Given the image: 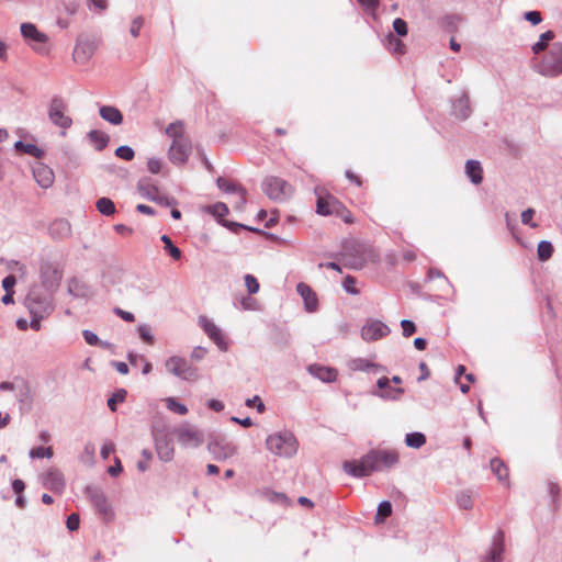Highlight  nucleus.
Returning a JSON list of instances; mask_svg holds the SVG:
<instances>
[{"instance_id": "nucleus-1", "label": "nucleus", "mask_w": 562, "mask_h": 562, "mask_svg": "<svg viewBox=\"0 0 562 562\" xmlns=\"http://www.w3.org/2000/svg\"><path fill=\"white\" fill-rule=\"evenodd\" d=\"M398 462V456L394 451L371 450L360 460L345 461L344 471L355 477L369 476L373 472L391 468Z\"/></svg>"}, {"instance_id": "nucleus-2", "label": "nucleus", "mask_w": 562, "mask_h": 562, "mask_svg": "<svg viewBox=\"0 0 562 562\" xmlns=\"http://www.w3.org/2000/svg\"><path fill=\"white\" fill-rule=\"evenodd\" d=\"M266 447L274 456L291 458L296 453L299 443L292 432L280 431L268 436Z\"/></svg>"}, {"instance_id": "nucleus-3", "label": "nucleus", "mask_w": 562, "mask_h": 562, "mask_svg": "<svg viewBox=\"0 0 562 562\" xmlns=\"http://www.w3.org/2000/svg\"><path fill=\"white\" fill-rule=\"evenodd\" d=\"M25 306L31 316L47 317L54 310L53 294L34 288L25 297Z\"/></svg>"}, {"instance_id": "nucleus-4", "label": "nucleus", "mask_w": 562, "mask_h": 562, "mask_svg": "<svg viewBox=\"0 0 562 562\" xmlns=\"http://www.w3.org/2000/svg\"><path fill=\"white\" fill-rule=\"evenodd\" d=\"M340 260L342 261L344 266L350 269H362L367 262L366 245L356 240L345 241L340 252Z\"/></svg>"}, {"instance_id": "nucleus-5", "label": "nucleus", "mask_w": 562, "mask_h": 562, "mask_svg": "<svg viewBox=\"0 0 562 562\" xmlns=\"http://www.w3.org/2000/svg\"><path fill=\"white\" fill-rule=\"evenodd\" d=\"M47 115L49 121L61 130L60 136H65V131L72 125L67 103L59 97L53 98L48 104Z\"/></svg>"}, {"instance_id": "nucleus-6", "label": "nucleus", "mask_w": 562, "mask_h": 562, "mask_svg": "<svg viewBox=\"0 0 562 562\" xmlns=\"http://www.w3.org/2000/svg\"><path fill=\"white\" fill-rule=\"evenodd\" d=\"M183 448H199L204 442V434L198 427L183 423L171 430Z\"/></svg>"}, {"instance_id": "nucleus-7", "label": "nucleus", "mask_w": 562, "mask_h": 562, "mask_svg": "<svg viewBox=\"0 0 562 562\" xmlns=\"http://www.w3.org/2000/svg\"><path fill=\"white\" fill-rule=\"evenodd\" d=\"M261 187L262 191L269 199L279 202L288 200L293 193V189L290 183L284 179L274 176L267 177Z\"/></svg>"}, {"instance_id": "nucleus-8", "label": "nucleus", "mask_w": 562, "mask_h": 562, "mask_svg": "<svg viewBox=\"0 0 562 562\" xmlns=\"http://www.w3.org/2000/svg\"><path fill=\"white\" fill-rule=\"evenodd\" d=\"M206 449L216 461H224L232 458L237 454L238 451L237 446L224 436H211Z\"/></svg>"}, {"instance_id": "nucleus-9", "label": "nucleus", "mask_w": 562, "mask_h": 562, "mask_svg": "<svg viewBox=\"0 0 562 562\" xmlns=\"http://www.w3.org/2000/svg\"><path fill=\"white\" fill-rule=\"evenodd\" d=\"M539 70L544 76L555 77L562 74V43H554L542 58Z\"/></svg>"}, {"instance_id": "nucleus-10", "label": "nucleus", "mask_w": 562, "mask_h": 562, "mask_svg": "<svg viewBox=\"0 0 562 562\" xmlns=\"http://www.w3.org/2000/svg\"><path fill=\"white\" fill-rule=\"evenodd\" d=\"M63 271L53 262L45 260L40 265L41 284L45 292L54 294L60 285Z\"/></svg>"}, {"instance_id": "nucleus-11", "label": "nucleus", "mask_w": 562, "mask_h": 562, "mask_svg": "<svg viewBox=\"0 0 562 562\" xmlns=\"http://www.w3.org/2000/svg\"><path fill=\"white\" fill-rule=\"evenodd\" d=\"M166 370L182 380H195L196 369L186 359L178 356L169 357L165 362Z\"/></svg>"}, {"instance_id": "nucleus-12", "label": "nucleus", "mask_w": 562, "mask_h": 562, "mask_svg": "<svg viewBox=\"0 0 562 562\" xmlns=\"http://www.w3.org/2000/svg\"><path fill=\"white\" fill-rule=\"evenodd\" d=\"M21 33L27 44L41 54H46L47 49L45 44L48 41V36L45 33L40 32L36 26L32 23H23L21 25Z\"/></svg>"}, {"instance_id": "nucleus-13", "label": "nucleus", "mask_w": 562, "mask_h": 562, "mask_svg": "<svg viewBox=\"0 0 562 562\" xmlns=\"http://www.w3.org/2000/svg\"><path fill=\"white\" fill-rule=\"evenodd\" d=\"M199 325L221 351H227L228 345L225 336L222 329L213 321L209 319L206 316H200Z\"/></svg>"}, {"instance_id": "nucleus-14", "label": "nucleus", "mask_w": 562, "mask_h": 562, "mask_svg": "<svg viewBox=\"0 0 562 562\" xmlns=\"http://www.w3.org/2000/svg\"><path fill=\"white\" fill-rule=\"evenodd\" d=\"M86 494L90 502L93 504L95 510L102 515L104 519H108L112 516L108 498L101 488L89 486L86 488Z\"/></svg>"}, {"instance_id": "nucleus-15", "label": "nucleus", "mask_w": 562, "mask_h": 562, "mask_svg": "<svg viewBox=\"0 0 562 562\" xmlns=\"http://www.w3.org/2000/svg\"><path fill=\"white\" fill-rule=\"evenodd\" d=\"M324 189L315 188V194L317 195L316 213L323 216L334 215L340 202L334 195L324 194Z\"/></svg>"}, {"instance_id": "nucleus-16", "label": "nucleus", "mask_w": 562, "mask_h": 562, "mask_svg": "<svg viewBox=\"0 0 562 562\" xmlns=\"http://www.w3.org/2000/svg\"><path fill=\"white\" fill-rule=\"evenodd\" d=\"M390 333V328L381 321H371L361 329V337L366 341L378 340L385 337Z\"/></svg>"}, {"instance_id": "nucleus-17", "label": "nucleus", "mask_w": 562, "mask_h": 562, "mask_svg": "<svg viewBox=\"0 0 562 562\" xmlns=\"http://www.w3.org/2000/svg\"><path fill=\"white\" fill-rule=\"evenodd\" d=\"M504 539L503 530H497L494 535L492 544L487 553L483 557L482 562H502L504 553Z\"/></svg>"}, {"instance_id": "nucleus-18", "label": "nucleus", "mask_w": 562, "mask_h": 562, "mask_svg": "<svg viewBox=\"0 0 562 562\" xmlns=\"http://www.w3.org/2000/svg\"><path fill=\"white\" fill-rule=\"evenodd\" d=\"M192 143H171L168 150L169 160L175 165H183L192 154Z\"/></svg>"}, {"instance_id": "nucleus-19", "label": "nucleus", "mask_w": 562, "mask_h": 562, "mask_svg": "<svg viewBox=\"0 0 562 562\" xmlns=\"http://www.w3.org/2000/svg\"><path fill=\"white\" fill-rule=\"evenodd\" d=\"M155 448L158 458L162 462H169L173 459L175 447L172 440L167 434H162L155 437Z\"/></svg>"}, {"instance_id": "nucleus-20", "label": "nucleus", "mask_w": 562, "mask_h": 562, "mask_svg": "<svg viewBox=\"0 0 562 562\" xmlns=\"http://www.w3.org/2000/svg\"><path fill=\"white\" fill-rule=\"evenodd\" d=\"M43 485L54 493H61L65 488V477L58 469H49L43 474Z\"/></svg>"}, {"instance_id": "nucleus-21", "label": "nucleus", "mask_w": 562, "mask_h": 562, "mask_svg": "<svg viewBox=\"0 0 562 562\" xmlns=\"http://www.w3.org/2000/svg\"><path fill=\"white\" fill-rule=\"evenodd\" d=\"M32 170L33 177L40 187L47 189L53 186L55 176L48 166L42 162H35V165L32 167Z\"/></svg>"}, {"instance_id": "nucleus-22", "label": "nucleus", "mask_w": 562, "mask_h": 562, "mask_svg": "<svg viewBox=\"0 0 562 562\" xmlns=\"http://www.w3.org/2000/svg\"><path fill=\"white\" fill-rule=\"evenodd\" d=\"M95 45L91 41H79L72 53L74 60L77 64L85 65L87 64L92 55L94 54Z\"/></svg>"}, {"instance_id": "nucleus-23", "label": "nucleus", "mask_w": 562, "mask_h": 562, "mask_svg": "<svg viewBox=\"0 0 562 562\" xmlns=\"http://www.w3.org/2000/svg\"><path fill=\"white\" fill-rule=\"evenodd\" d=\"M307 371L314 378L323 381V382H334L337 379V370L329 367H323L321 364H311L307 368Z\"/></svg>"}, {"instance_id": "nucleus-24", "label": "nucleus", "mask_w": 562, "mask_h": 562, "mask_svg": "<svg viewBox=\"0 0 562 562\" xmlns=\"http://www.w3.org/2000/svg\"><path fill=\"white\" fill-rule=\"evenodd\" d=\"M296 291L304 300L305 308L308 312H315L317 310V297L315 292L306 283L300 282L296 285Z\"/></svg>"}, {"instance_id": "nucleus-25", "label": "nucleus", "mask_w": 562, "mask_h": 562, "mask_svg": "<svg viewBox=\"0 0 562 562\" xmlns=\"http://www.w3.org/2000/svg\"><path fill=\"white\" fill-rule=\"evenodd\" d=\"M471 113L470 100L468 94L463 93L453 101L452 114L460 120H465Z\"/></svg>"}, {"instance_id": "nucleus-26", "label": "nucleus", "mask_w": 562, "mask_h": 562, "mask_svg": "<svg viewBox=\"0 0 562 562\" xmlns=\"http://www.w3.org/2000/svg\"><path fill=\"white\" fill-rule=\"evenodd\" d=\"M18 402L20 404V411L21 412H30L32 409L33 404V392L31 386L23 382L18 387Z\"/></svg>"}, {"instance_id": "nucleus-27", "label": "nucleus", "mask_w": 562, "mask_h": 562, "mask_svg": "<svg viewBox=\"0 0 562 562\" xmlns=\"http://www.w3.org/2000/svg\"><path fill=\"white\" fill-rule=\"evenodd\" d=\"M137 190L143 198H146L153 202H161V200L158 198L159 190L155 184L150 182V179L139 180L137 183Z\"/></svg>"}, {"instance_id": "nucleus-28", "label": "nucleus", "mask_w": 562, "mask_h": 562, "mask_svg": "<svg viewBox=\"0 0 562 562\" xmlns=\"http://www.w3.org/2000/svg\"><path fill=\"white\" fill-rule=\"evenodd\" d=\"M378 387L382 391L379 395L383 398L397 400L404 393V389H392L390 386V379L382 376L376 382Z\"/></svg>"}, {"instance_id": "nucleus-29", "label": "nucleus", "mask_w": 562, "mask_h": 562, "mask_svg": "<svg viewBox=\"0 0 562 562\" xmlns=\"http://www.w3.org/2000/svg\"><path fill=\"white\" fill-rule=\"evenodd\" d=\"M99 114L104 121L113 125H119L123 122V114L117 108L112 105H102L99 109Z\"/></svg>"}, {"instance_id": "nucleus-30", "label": "nucleus", "mask_w": 562, "mask_h": 562, "mask_svg": "<svg viewBox=\"0 0 562 562\" xmlns=\"http://www.w3.org/2000/svg\"><path fill=\"white\" fill-rule=\"evenodd\" d=\"M465 173L473 184H480L483 180V169L477 160L470 159L467 161Z\"/></svg>"}, {"instance_id": "nucleus-31", "label": "nucleus", "mask_w": 562, "mask_h": 562, "mask_svg": "<svg viewBox=\"0 0 562 562\" xmlns=\"http://www.w3.org/2000/svg\"><path fill=\"white\" fill-rule=\"evenodd\" d=\"M49 234L54 238H66L71 234V226L66 220H57L50 224Z\"/></svg>"}, {"instance_id": "nucleus-32", "label": "nucleus", "mask_w": 562, "mask_h": 562, "mask_svg": "<svg viewBox=\"0 0 562 562\" xmlns=\"http://www.w3.org/2000/svg\"><path fill=\"white\" fill-rule=\"evenodd\" d=\"M68 292L75 297H88L90 294L89 286L79 279H71L68 282Z\"/></svg>"}, {"instance_id": "nucleus-33", "label": "nucleus", "mask_w": 562, "mask_h": 562, "mask_svg": "<svg viewBox=\"0 0 562 562\" xmlns=\"http://www.w3.org/2000/svg\"><path fill=\"white\" fill-rule=\"evenodd\" d=\"M14 150L16 154H27L35 158H41L45 153L35 143H14Z\"/></svg>"}, {"instance_id": "nucleus-34", "label": "nucleus", "mask_w": 562, "mask_h": 562, "mask_svg": "<svg viewBox=\"0 0 562 562\" xmlns=\"http://www.w3.org/2000/svg\"><path fill=\"white\" fill-rule=\"evenodd\" d=\"M491 470L497 476L499 482H505L508 477L507 467L497 458L491 460Z\"/></svg>"}, {"instance_id": "nucleus-35", "label": "nucleus", "mask_w": 562, "mask_h": 562, "mask_svg": "<svg viewBox=\"0 0 562 562\" xmlns=\"http://www.w3.org/2000/svg\"><path fill=\"white\" fill-rule=\"evenodd\" d=\"M186 134V127L183 122L177 121L168 125L166 128V135L172 139L182 138Z\"/></svg>"}, {"instance_id": "nucleus-36", "label": "nucleus", "mask_w": 562, "mask_h": 562, "mask_svg": "<svg viewBox=\"0 0 562 562\" xmlns=\"http://www.w3.org/2000/svg\"><path fill=\"white\" fill-rule=\"evenodd\" d=\"M217 188L226 193H238L244 188L236 182H232L226 178L218 177L216 180Z\"/></svg>"}, {"instance_id": "nucleus-37", "label": "nucleus", "mask_w": 562, "mask_h": 562, "mask_svg": "<svg viewBox=\"0 0 562 562\" xmlns=\"http://www.w3.org/2000/svg\"><path fill=\"white\" fill-rule=\"evenodd\" d=\"M97 210L105 215L111 216L115 213V205L109 198H100L95 203Z\"/></svg>"}, {"instance_id": "nucleus-38", "label": "nucleus", "mask_w": 562, "mask_h": 562, "mask_svg": "<svg viewBox=\"0 0 562 562\" xmlns=\"http://www.w3.org/2000/svg\"><path fill=\"white\" fill-rule=\"evenodd\" d=\"M553 246L548 240H541L538 244L537 255L540 261H547L552 257Z\"/></svg>"}, {"instance_id": "nucleus-39", "label": "nucleus", "mask_w": 562, "mask_h": 562, "mask_svg": "<svg viewBox=\"0 0 562 562\" xmlns=\"http://www.w3.org/2000/svg\"><path fill=\"white\" fill-rule=\"evenodd\" d=\"M426 442V437L423 432H411V434H407L406 437H405V443L411 447V448H415V449H418L420 447H423Z\"/></svg>"}, {"instance_id": "nucleus-40", "label": "nucleus", "mask_w": 562, "mask_h": 562, "mask_svg": "<svg viewBox=\"0 0 562 562\" xmlns=\"http://www.w3.org/2000/svg\"><path fill=\"white\" fill-rule=\"evenodd\" d=\"M160 240L164 243L165 245V250L169 254V256L175 259V260H179L182 256V252L181 250L173 245L172 240L170 239V237L168 235H162L160 237Z\"/></svg>"}, {"instance_id": "nucleus-41", "label": "nucleus", "mask_w": 562, "mask_h": 562, "mask_svg": "<svg viewBox=\"0 0 562 562\" xmlns=\"http://www.w3.org/2000/svg\"><path fill=\"white\" fill-rule=\"evenodd\" d=\"M392 515V505L389 501H383L379 504L376 515H375V522L380 524L383 522L387 517Z\"/></svg>"}, {"instance_id": "nucleus-42", "label": "nucleus", "mask_w": 562, "mask_h": 562, "mask_svg": "<svg viewBox=\"0 0 562 562\" xmlns=\"http://www.w3.org/2000/svg\"><path fill=\"white\" fill-rule=\"evenodd\" d=\"M554 38V33L552 31H547L543 34H541L539 41L532 46V50L538 54L541 50H543L548 43Z\"/></svg>"}, {"instance_id": "nucleus-43", "label": "nucleus", "mask_w": 562, "mask_h": 562, "mask_svg": "<svg viewBox=\"0 0 562 562\" xmlns=\"http://www.w3.org/2000/svg\"><path fill=\"white\" fill-rule=\"evenodd\" d=\"M457 502L460 508L471 509L473 507L472 495L470 491H462L457 496Z\"/></svg>"}, {"instance_id": "nucleus-44", "label": "nucleus", "mask_w": 562, "mask_h": 562, "mask_svg": "<svg viewBox=\"0 0 562 562\" xmlns=\"http://www.w3.org/2000/svg\"><path fill=\"white\" fill-rule=\"evenodd\" d=\"M127 392L124 389H121L112 394V396L108 400V406L112 412L116 411V405L119 403H123L125 401Z\"/></svg>"}, {"instance_id": "nucleus-45", "label": "nucleus", "mask_w": 562, "mask_h": 562, "mask_svg": "<svg viewBox=\"0 0 562 562\" xmlns=\"http://www.w3.org/2000/svg\"><path fill=\"white\" fill-rule=\"evenodd\" d=\"M207 211L209 213L218 218L224 217L229 212L227 205L223 202H217L213 205L207 206Z\"/></svg>"}, {"instance_id": "nucleus-46", "label": "nucleus", "mask_w": 562, "mask_h": 562, "mask_svg": "<svg viewBox=\"0 0 562 562\" xmlns=\"http://www.w3.org/2000/svg\"><path fill=\"white\" fill-rule=\"evenodd\" d=\"M166 406L169 411L175 412L179 415H186L188 413L187 406L179 403L173 397H168L166 400Z\"/></svg>"}, {"instance_id": "nucleus-47", "label": "nucleus", "mask_w": 562, "mask_h": 562, "mask_svg": "<svg viewBox=\"0 0 562 562\" xmlns=\"http://www.w3.org/2000/svg\"><path fill=\"white\" fill-rule=\"evenodd\" d=\"M350 367L352 370L368 371L369 369H375L379 366L368 361L367 359L358 358L351 361Z\"/></svg>"}, {"instance_id": "nucleus-48", "label": "nucleus", "mask_w": 562, "mask_h": 562, "mask_svg": "<svg viewBox=\"0 0 562 562\" xmlns=\"http://www.w3.org/2000/svg\"><path fill=\"white\" fill-rule=\"evenodd\" d=\"M30 457L32 459L37 458H52L53 457V449L52 447H36L30 450Z\"/></svg>"}, {"instance_id": "nucleus-49", "label": "nucleus", "mask_w": 562, "mask_h": 562, "mask_svg": "<svg viewBox=\"0 0 562 562\" xmlns=\"http://www.w3.org/2000/svg\"><path fill=\"white\" fill-rule=\"evenodd\" d=\"M244 280H245V285H246L247 292L250 295L256 294L259 291V289H260L259 282L252 274H245Z\"/></svg>"}, {"instance_id": "nucleus-50", "label": "nucleus", "mask_w": 562, "mask_h": 562, "mask_svg": "<svg viewBox=\"0 0 562 562\" xmlns=\"http://www.w3.org/2000/svg\"><path fill=\"white\" fill-rule=\"evenodd\" d=\"M138 334H139V337L147 344L149 345H153L154 344V335L151 334V328L149 325H139L138 326Z\"/></svg>"}, {"instance_id": "nucleus-51", "label": "nucleus", "mask_w": 562, "mask_h": 562, "mask_svg": "<svg viewBox=\"0 0 562 562\" xmlns=\"http://www.w3.org/2000/svg\"><path fill=\"white\" fill-rule=\"evenodd\" d=\"M334 215L340 217L347 224L353 223V216L351 212L347 210L341 202L339 203V207H337V212H335Z\"/></svg>"}, {"instance_id": "nucleus-52", "label": "nucleus", "mask_w": 562, "mask_h": 562, "mask_svg": "<svg viewBox=\"0 0 562 562\" xmlns=\"http://www.w3.org/2000/svg\"><path fill=\"white\" fill-rule=\"evenodd\" d=\"M387 42H389V49L394 52V53H397V54H403L404 53V44L402 43L401 40L396 38L395 36H393L392 34L387 37Z\"/></svg>"}, {"instance_id": "nucleus-53", "label": "nucleus", "mask_w": 562, "mask_h": 562, "mask_svg": "<svg viewBox=\"0 0 562 562\" xmlns=\"http://www.w3.org/2000/svg\"><path fill=\"white\" fill-rule=\"evenodd\" d=\"M535 213H536L535 210L531 209V207L522 211L521 215H520L521 216V223L524 225H529L532 228L538 227V224L532 222V217H533Z\"/></svg>"}, {"instance_id": "nucleus-54", "label": "nucleus", "mask_w": 562, "mask_h": 562, "mask_svg": "<svg viewBox=\"0 0 562 562\" xmlns=\"http://www.w3.org/2000/svg\"><path fill=\"white\" fill-rule=\"evenodd\" d=\"M115 155L124 160H131L134 157V150L130 146H120L115 150Z\"/></svg>"}, {"instance_id": "nucleus-55", "label": "nucleus", "mask_w": 562, "mask_h": 562, "mask_svg": "<svg viewBox=\"0 0 562 562\" xmlns=\"http://www.w3.org/2000/svg\"><path fill=\"white\" fill-rule=\"evenodd\" d=\"M162 161L159 158L151 157L147 160V169L149 172L157 175L161 171Z\"/></svg>"}, {"instance_id": "nucleus-56", "label": "nucleus", "mask_w": 562, "mask_h": 562, "mask_svg": "<svg viewBox=\"0 0 562 562\" xmlns=\"http://www.w3.org/2000/svg\"><path fill=\"white\" fill-rule=\"evenodd\" d=\"M245 405L247 407H256L259 413H263L265 409H266V406H265L263 402L257 395H255L251 398H247L246 402H245Z\"/></svg>"}, {"instance_id": "nucleus-57", "label": "nucleus", "mask_w": 562, "mask_h": 562, "mask_svg": "<svg viewBox=\"0 0 562 562\" xmlns=\"http://www.w3.org/2000/svg\"><path fill=\"white\" fill-rule=\"evenodd\" d=\"M143 25H144V18L143 16H137V18H135L132 21L130 32H131L133 37H138L139 36V32H140V29L143 27Z\"/></svg>"}, {"instance_id": "nucleus-58", "label": "nucleus", "mask_w": 562, "mask_h": 562, "mask_svg": "<svg viewBox=\"0 0 562 562\" xmlns=\"http://www.w3.org/2000/svg\"><path fill=\"white\" fill-rule=\"evenodd\" d=\"M393 29L400 36H405L407 34V23L401 18L394 20Z\"/></svg>"}, {"instance_id": "nucleus-59", "label": "nucleus", "mask_w": 562, "mask_h": 562, "mask_svg": "<svg viewBox=\"0 0 562 562\" xmlns=\"http://www.w3.org/2000/svg\"><path fill=\"white\" fill-rule=\"evenodd\" d=\"M401 326H402V329H403V336L404 337H409V336H412L416 331V326H415V324L412 321L403 319L401 322Z\"/></svg>"}, {"instance_id": "nucleus-60", "label": "nucleus", "mask_w": 562, "mask_h": 562, "mask_svg": "<svg viewBox=\"0 0 562 562\" xmlns=\"http://www.w3.org/2000/svg\"><path fill=\"white\" fill-rule=\"evenodd\" d=\"M82 336H83L86 342L90 346H98L100 344L99 337L97 336V334H94L91 330L85 329L82 331Z\"/></svg>"}, {"instance_id": "nucleus-61", "label": "nucleus", "mask_w": 562, "mask_h": 562, "mask_svg": "<svg viewBox=\"0 0 562 562\" xmlns=\"http://www.w3.org/2000/svg\"><path fill=\"white\" fill-rule=\"evenodd\" d=\"M356 279L351 276H347L344 281V289L350 294H358L359 291L355 288Z\"/></svg>"}, {"instance_id": "nucleus-62", "label": "nucleus", "mask_w": 562, "mask_h": 562, "mask_svg": "<svg viewBox=\"0 0 562 562\" xmlns=\"http://www.w3.org/2000/svg\"><path fill=\"white\" fill-rule=\"evenodd\" d=\"M80 518L78 514H71L67 518V528L70 531H75L79 528Z\"/></svg>"}, {"instance_id": "nucleus-63", "label": "nucleus", "mask_w": 562, "mask_h": 562, "mask_svg": "<svg viewBox=\"0 0 562 562\" xmlns=\"http://www.w3.org/2000/svg\"><path fill=\"white\" fill-rule=\"evenodd\" d=\"M16 283V279L13 274H9L3 280H2V288L4 289L5 292H13V288Z\"/></svg>"}, {"instance_id": "nucleus-64", "label": "nucleus", "mask_w": 562, "mask_h": 562, "mask_svg": "<svg viewBox=\"0 0 562 562\" xmlns=\"http://www.w3.org/2000/svg\"><path fill=\"white\" fill-rule=\"evenodd\" d=\"M114 314L117 315L119 317H121L123 321L125 322H134L135 321V317H134V314L131 313V312H127V311H124L120 307H115L113 310Z\"/></svg>"}]
</instances>
